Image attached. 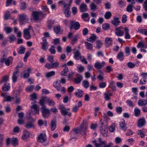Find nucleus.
I'll list each match as a JSON object with an SVG mask.
<instances>
[{
	"label": "nucleus",
	"instance_id": "nucleus-6",
	"mask_svg": "<svg viewBox=\"0 0 147 147\" xmlns=\"http://www.w3.org/2000/svg\"><path fill=\"white\" fill-rule=\"evenodd\" d=\"M146 123V120L145 118L143 117L140 119L138 121L137 126L139 127L144 126Z\"/></svg>",
	"mask_w": 147,
	"mask_h": 147
},
{
	"label": "nucleus",
	"instance_id": "nucleus-48",
	"mask_svg": "<svg viewBox=\"0 0 147 147\" xmlns=\"http://www.w3.org/2000/svg\"><path fill=\"white\" fill-rule=\"evenodd\" d=\"M26 7V4L25 2H22L20 3V8L21 10L24 9Z\"/></svg>",
	"mask_w": 147,
	"mask_h": 147
},
{
	"label": "nucleus",
	"instance_id": "nucleus-18",
	"mask_svg": "<svg viewBox=\"0 0 147 147\" xmlns=\"http://www.w3.org/2000/svg\"><path fill=\"white\" fill-rule=\"evenodd\" d=\"M19 16V20L20 22H23L27 18V16L24 13L20 14Z\"/></svg>",
	"mask_w": 147,
	"mask_h": 147
},
{
	"label": "nucleus",
	"instance_id": "nucleus-59",
	"mask_svg": "<svg viewBox=\"0 0 147 147\" xmlns=\"http://www.w3.org/2000/svg\"><path fill=\"white\" fill-rule=\"evenodd\" d=\"M4 30L7 34L11 33L12 31V29L10 27H7L5 28Z\"/></svg>",
	"mask_w": 147,
	"mask_h": 147
},
{
	"label": "nucleus",
	"instance_id": "nucleus-32",
	"mask_svg": "<svg viewBox=\"0 0 147 147\" xmlns=\"http://www.w3.org/2000/svg\"><path fill=\"white\" fill-rule=\"evenodd\" d=\"M24 37L26 40H29L31 38V35L30 32H23Z\"/></svg>",
	"mask_w": 147,
	"mask_h": 147
},
{
	"label": "nucleus",
	"instance_id": "nucleus-24",
	"mask_svg": "<svg viewBox=\"0 0 147 147\" xmlns=\"http://www.w3.org/2000/svg\"><path fill=\"white\" fill-rule=\"evenodd\" d=\"M53 29L54 32L57 34H61L62 33V32H61L60 31L61 28L59 26L56 27L54 26Z\"/></svg>",
	"mask_w": 147,
	"mask_h": 147
},
{
	"label": "nucleus",
	"instance_id": "nucleus-45",
	"mask_svg": "<svg viewBox=\"0 0 147 147\" xmlns=\"http://www.w3.org/2000/svg\"><path fill=\"white\" fill-rule=\"evenodd\" d=\"M133 7V5L131 4H129L127 7L126 11L129 12H131L133 10L132 7Z\"/></svg>",
	"mask_w": 147,
	"mask_h": 147
},
{
	"label": "nucleus",
	"instance_id": "nucleus-58",
	"mask_svg": "<svg viewBox=\"0 0 147 147\" xmlns=\"http://www.w3.org/2000/svg\"><path fill=\"white\" fill-rule=\"evenodd\" d=\"M145 101V100H139L138 102V105L140 106H145L146 105V104H145V103H144V102Z\"/></svg>",
	"mask_w": 147,
	"mask_h": 147
},
{
	"label": "nucleus",
	"instance_id": "nucleus-39",
	"mask_svg": "<svg viewBox=\"0 0 147 147\" xmlns=\"http://www.w3.org/2000/svg\"><path fill=\"white\" fill-rule=\"evenodd\" d=\"M70 134L71 135L70 140L75 141L77 138V135L76 134H74L72 132H70Z\"/></svg>",
	"mask_w": 147,
	"mask_h": 147
},
{
	"label": "nucleus",
	"instance_id": "nucleus-33",
	"mask_svg": "<svg viewBox=\"0 0 147 147\" xmlns=\"http://www.w3.org/2000/svg\"><path fill=\"white\" fill-rule=\"evenodd\" d=\"M68 71V67H64L63 71L61 72V76H67V73Z\"/></svg>",
	"mask_w": 147,
	"mask_h": 147
},
{
	"label": "nucleus",
	"instance_id": "nucleus-57",
	"mask_svg": "<svg viewBox=\"0 0 147 147\" xmlns=\"http://www.w3.org/2000/svg\"><path fill=\"white\" fill-rule=\"evenodd\" d=\"M127 65L128 67L130 68H134L136 65L135 64L130 62H129L127 63Z\"/></svg>",
	"mask_w": 147,
	"mask_h": 147
},
{
	"label": "nucleus",
	"instance_id": "nucleus-37",
	"mask_svg": "<svg viewBox=\"0 0 147 147\" xmlns=\"http://www.w3.org/2000/svg\"><path fill=\"white\" fill-rule=\"evenodd\" d=\"M9 79V77L8 76L6 75L3 77L2 80L0 82V84H1L4 82H7Z\"/></svg>",
	"mask_w": 147,
	"mask_h": 147
},
{
	"label": "nucleus",
	"instance_id": "nucleus-31",
	"mask_svg": "<svg viewBox=\"0 0 147 147\" xmlns=\"http://www.w3.org/2000/svg\"><path fill=\"white\" fill-rule=\"evenodd\" d=\"M124 29L125 32V38L126 39H130V36L129 33V29L127 28H125Z\"/></svg>",
	"mask_w": 147,
	"mask_h": 147
},
{
	"label": "nucleus",
	"instance_id": "nucleus-2",
	"mask_svg": "<svg viewBox=\"0 0 147 147\" xmlns=\"http://www.w3.org/2000/svg\"><path fill=\"white\" fill-rule=\"evenodd\" d=\"M70 6L64 3L63 11L65 16L66 17H69L71 15V13L70 12Z\"/></svg>",
	"mask_w": 147,
	"mask_h": 147
},
{
	"label": "nucleus",
	"instance_id": "nucleus-15",
	"mask_svg": "<svg viewBox=\"0 0 147 147\" xmlns=\"http://www.w3.org/2000/svg\"><path fill=\"white\" fill-rule=\"evenodd\" d=\"M79 76V77H78L76 78H74V82L75 84H78L80 83L82 80L83 77L81 75L79 74L76 75L77 76Z\"/></svg>",
	"mask_w": 147,
	"mask_h": 147
},
{
	"label": "nucleus",
	"instance_id": "nucleus-3",
	"mask_svg": "<svg viewBox=\"0 0 147 147\" xmlns=\"http://www.w3.org/2000/svg\"><path fill=\"white\" fill-rule=\"evenodd\" d=\"M41 109L42 117L45 118H48L50 114L49 109L47 108L46 109L45 107H42Z\"/></svg>",
	"mask_w": 147,
	"mask_h": 147
},
{
	"label": "nucleus",
	"instance_id": "nucleus-23",
	"mask_svg": "<svg viewBox=\"0 0 147 147\" xmlns=\"http://www.w3.org/2000/svg\"><path fill=\"white\" fill-rule=\"evenodd\" d=\"M85 44L87 49L90 50H92L93 46L92 44L86 41L85 42Z\"/></svg>",
	"mask_w": 147,
	"mask_h": 147
},
{
	"label": "nucleus",
	"instance_id": "nucleus-60",
	"mask_svg": "<svg viewBox=\"0 0 147 147\" xmlns=\"http://www.w3.org/2000/svg\"><path fill=\"white\" fill-rule=\"evenodd\" d=\"M94 66L97 69H100L102 67V66L101 65V63L98 62L95 63Z\"/></svg>",
	"mask_w": 147,
	"mask_h": 147
},
{
	"label": "nucleus",
	"instance_id": "nucleus-47",
	"mask_svg": "<svg viewBox=\"0 0 147 147\" xmlns=\"http://www.w3.org/2000/svg\"><path fill=\"white\" fill-rule=\"evenodd\" d=\"M46 97H44L42 98V99H41L39 101V104L42 106H43L44 105L45 102L44 101H46Z\"/></svg>",
	"mask_w": 147,
	"mask_h": 147
},
{
	"label": "nucleus",
	"instance_id": "nucleus-8",
	"mask_svg": "<svg viewBox=\"0 0 147 147\" xmlns=\"http://www.w3.org/2000/svg\"><path fill=\"white\" fill-rule=\"evenodd\" d=\"M57 125V119L56 117H55L52 120L51 122V129L52 131L54 130L56 127Z\"/></svg>",
	"mask_w": 147,
	"mask_h": 147
},
{
	"label": "nucleus",
	"instance_id": "nucleus-53",
	"mask_svg": "<svg viewBox=\"0 0 147 147\" xmlns=\"http://www.w3.org/2000/svg\"><path fill=\"white\" fill-rule=\"evenodd\" d=\"M111 15V13L110 11H108L105 13V17L106 19L108 20L110 18Z\"/></svg>",
	"mask_w": 147,
	"mask_h": 147
},
{
	"label": "nucleus",
	"instance_id": "nucleus-46",
	"mask_svg": "<svg viewBox=\"0 0 147 147\" xmlns=\"http://www.w3.org/2000/svg\"><path fill=\"white\" fill-rule=\"evenodd\" d=\"M55 48V46L52 45L49 49V51L51 54H54L55 53L56 51Z\"/></svg>",
	"mask_w": 147,
	"mask_h": 147
},
{
	"label": "nucleus",
	"instance_id": "nucleus-21",
	"mask_svg": "<svg viewBox=\"0 0 147 147\" xmlns=\"http://www.w3.org/2000/svg\"><path fill=\"white\" fill-rule=\"evenodd\" d=\"M115 34L118 36H123L124 35V32L121 30L116 29Z\"/></svg>",
	"mask_w": 147,
	"mask_h": 147
},
{
	"label": "nucleus",
	"instance_id": "nucleus-20",
	"mask_svg": "<svg viewBox=\"0 0 147 147\" xmlns=\"http://www.w3.org/2000/svg\"><path fill=\"white\" fill-rule=\"evenodd\" d=\"M9 86L10 84L9 83H5L2 87L3 91L4 92H6L9 90L10 87Z\"/></svg>",
	"mask_w": 147,
	"mask_h": 147
},
{
	"label": "nucleus",
	"instance_id": "nucleus-43",
	"mask_svg": "<svg viewBox=\"0 0 147 147\" xmlns=\"http://www.w3.org/2000/svg\"><path fill=\"white\" fill-rule=\"evenodd\" d=\"M10 16V13L9 11H7L4 15V20H5L9 19Z\"/></svg>",
	"mask_w": 147,
	"mask_h": 147
},
{
	"label": "nucleus",
	"instance_id": "nucleus-28",
	"mask_svg": "<svg viewBox=\"0 0 147 147\" xmlns=\"http://www.w3.org/2000/svg\"><path fill=\"white\" fill-rule=\"evenodd\" d=\"M7 38L9 39L8 41L10 43L13 42L16 39V37L13 34H11L10 36H8Z\"/></svg>",
	"mask_w": 147,
	"mask_h": 147
},
{
	"label": "nucleus",
	"instance_id": "nucleus-22",
	"mask_svg": "<svg viewBox=\"0 0 147 147\" xmlns=\"http://www.w3.org/2000/svg\"><path fill=\"white\" fill-rule=\"evenodd\" d=\"M76 96L78 97L81 98L82 97L83 94V92L81 90L78 89V92H76L75 93Z\"/></svg>",
	"mask_w": 147,
	"mask_h": 147
},
{
	"label": "nucleus",
	"instance_id": "nucleus-4",
	"mask_svg": "<svg viewBox=\"0 0 147 147\" xmlns=\"http://www.w3.org/2000/svg\"><path fill=\"white\" fill-rule=\"evenodd\" d=\"M47 140L45 134H40L37 138V140L40 143L44 142Z\"/></svg>",
	"mask_w": 147,
	"mask_h": 147
},
{
	"label": "nucleus",
	"instance_id": "nucleus-50",
	"mask_svg": "<svg viewBox=\"0 0 147 147\" xmlns=\"http://www.w3.org/2000/svg\"><path fill=\"white\" fill-rule=\"evenodd\" d=\"M147 78L142 76V78L140 80V85L144 84L146 83V80Z\"/></svg>",
	"mask_w": 147,
	"mask_h": 147
},
{
	"label": "nucleus",
	"instance_id": "nucleus-26",
	"mask_svg": "<svg viewBox=\"0 0 147 147\" xmlns=\"http://www.w3.org/2000/svg\"><path fill=\"white\" fill-rule=\"evenodd\" d=\"M54 24V21L53 20H50L47 22V26L49 29H51Z\"/></svg>",
	"mask_w": 147,
	"mask_h": 147
},
{
	"label": "nucleus",
	"instance_id": "nucleus-44",
	"mask_svg": "<svg viewBox=\"0 0 147 147\" xmlns=\"http://www.w3.org/2000/svg\"><path fill=\"white\" fill-rule=\"evenodd\" d=\"M102 29L105 30H107L109 29V25L108 23H105L102 25Z\"/></svg>",
	"mask_w": 147,
	"mask_h": 147
},
{
	"label": "nucleus",
	"instance_id": "nucleus-11",
	"mask_svg": "<svg viewBox=\"0 0 147 147\" xmlns=\"http://www.w3.org/2000/svg\"><path fill=\"white\" fill-rule=\"evenodd\" d=\"M119 20V18L114 17L113 20L111 21V22L114 26L117 27L119 25L121 22Z\"/></svg>",
	"mask_w": 147,
	"mask_h": 147
},
{
	"label": "nucleus",
	"instance_id": "nucleus-52",
	"mask_svg": "<svg viewBox=\"0 0 147 147\" xmlns=\"http://www.w3.org/2000/svg\"><path fill=\"white\" fill-rule=\"evenodd\" d=\"M132 80L135 83H137L138 82L139 78L137 75H136L135 74H134V76L132 78Z\"/></svg>",
	"mask_w": 147,
	"mask_h": 147
},
{
	"label": "nucleus",
	"instance_id": "nucleus-9",
	"mask_svg": "<svg viewBox=\"0 0 147 147\" xmlns=\"http://www.w3.org/2000/svg\"><path fill=\"white\" fill-rule=\"evenodd\" d=\"M42 12H38V11H34L32 13V16L34 20L36 21L38 20L39 18V14H42Z\"/></svg>",
	"mask_w": 147,
	"mask_h": 147
},
{
	"label": "nucleus",
	"instance_id": "nucleus-5",
	"mask_svg": "<svg viewBox=\"0 0 147 147\" xmlns=\"http://www.w3.org/2000/svg\"><path fill=\"white\" fill-rule=\"evenodd\" d=\"M19 76V71L18 70L14 71L12 74V80L13 82H16L17 78Z\"/></svg>",
	"mask_w": 147,
	"mask_h": 147
},
{
	"label": "nucleus",
	"instance_id": "nucleus-1",
	"mask_svg": "<svg viewBox=\"0 0 147 147\" xmlns=\"http://www.w3.org/2000/svg\"><path fill=\"white\" fill-rule=\"evenodd\" d=\"M70 26V29L71 30L74 28L75 30H79L80 27L79 22H76L75 20H71L69 21Z\"/></svg>",
	"mask_w": 147,
	"mask_h": 147
},
{
	"label": "nucleus",
	"instance_id": "nucleus-30",
	"mask_svg": "<svg viewBox=\"0 0 147 147\" xmlns=\"http://www.w3.org/2000/svg\"><path fill=\"white\" fill-rule=\"evenodd\" d=\"M105 42L106 43V45L107 46H108L110 45L112 43V40L111 38L107 37L105 38Z\"/></svg>",
	"mask_w": 147,
	"mask_h": 147
},
{
	"label": "nucleus",
	"instance_id": "nucleus-29",
	"mask_svg": "<svg viewBox=\"0 0 147 147\" xmlns=\"http://www.w3.org/2000/svg\"><path fill=\"white\" fill-rule=\"evenodd\" d=\"M96 36L94 34H92L91 36H90L87 39V41L90 42L92 43L95 40L96 38Z\"/></svg>",
	"mask_w": 147,
	"mask_h": 147
},
{
	"label": "nucleus",
	"instance_id": "nucleus-12",
	"mask_svg": "<svg viewBox=\"0 0 147 147\" xmlns=\"http://www.w3.org/2000/svg\"><path fill=\"white\" fill-rule=\"evenodd\" d=\"M61 114L63 116H66L68 112L66 111L65 108L63 105H60L59 107Z\"/></svg>",
	"mask_w": 147,
	"mask_h": 147
},
{
	"label": "nucleus",
	"instance_id": "nucleus-41",
	"mask_svg": "<svg viewBox=\"0 0 147 147\" xmlns=\"http://www.w3.org/2000/svg\"><path fill=\"white\" fill-rule=\"evenodd\" d=\"M134 114L135 116L139 117L140 115V110L138 108H136L134 110Z\"/></svg>",
	"mask_w": 147,
	"mask_h": 147
},
{
	"label": "nucleus",
	"instance_id": "nucleus-34",
	"mask_svg": "<svg viewBox=\"0 0 147 147\" xmlns=\"http://www.w3.org/2000/svg\"><path fill=\"white\" fill-rule=\"evenodd\" d=\"M118 59L120 61H122L124 59V55L123 53L122 52H119L117 56Z\"/></svg>",
	"mask_w": 147,
	"mask_h": 147
},
{
	"label": "nucleus",
	"instance_id": "nucleus-36",
	"mask_svg": "<svg viewBox=\"0 0 147 147\" xmlns=\"http://www.w3.org/2000/svg\"><path fill=\"white\" fill-rule=\"evenodd\" d=\"M88 127L87 125L85 124H83L80 127V129L81 131L84 132V135H86V131Z\"/></svg>",
	"mask_w": 147,
	"mask_h": 147
},
{
	"label": "nucleus",
	"instance_id": "nucleus-64",
	"mask_svg": "<svg viewBox=\"0 0 147 147\" xmlns=\"http://www.w3.org/2000/svg\"><path fill=\"white\" fill-rule=\"evenodd\" d=\"M90 9L92 10H95L97 9V7L94 3H92L90 5Z\"/></svg>",
	"mask_w": 147,
	"mask_h": 147
},
{
	"label": "nucleus",
	"instance_id": "nucleus-62",
	"mask_svg": "<svg viewBox=\"0 0 147 147\" xmlns=\"http://www.w3.org/2000/svg\"><path fill=\"white\" fill-rule=\"evenodd\" d=\"M34 88V86L32 85L30 86H28L26 89V90L27 92H30L32 91Z\"/></svg>",
	"mask_w": 147,
	"mask_h": 147
},
{
	"label": "nucleus",
	"instance_id": "nucleus-13",
	"mask_svg": "<svg viewBox=\"0 0 147 147\" xmlns=\"http://www.w3.org/2000/svg\"><path fill=\"white\" fill-rule=\"evenodd\" d=\"M32 120L30 122H28L25 126V127L27 129H29L32 128H34V121L33 120V119L32 118Z\"/></svg>",
	"mask_w": 147,
	"mask_h": 147
},
{
	"label": "nucleus",
	"instance_id": "nucleus-35",
	"mask_svg": "<svg viewBox=\"0 0 147 147\" xmlns=\"http://www.w3.org/2000/svg\"><path fill=\"white\" fill-rule=\"evenodd\" d=\"M46 101L48 103L49 105L50 106H54L55 104V102L53 100H50L49 98L47 97Z\"/></svg>",
	"mask_w": 147,
	"mask_h": 147
},
{
	"label": "nucleus",
	"instance_id": "nucleus-61",
	"mask_svg": "<svg viewBox=\"0 0 147 147\" xmlns=\"http://www.w3.org/2000/svg\"><path fill=\"white\" fill-rule=\"evenodd\" d=\"M40 44L42 45V49L44 50H47L48 47V44L42 43H40Z\"/></svg>",
	"mask_w": 147,
	"mask_h": 147
},
{
	"label": "nucleus",
	"instance_id": "nucleus-16",
	"mask_svg": "<svg viewBox=\"0 0 147 147\" xmlns=\"http://www.w3.org/2000/svg\"><path fill=\"white\" fill-rule=\"evenodd\" d=\"M98 140L99 143L96 144V147H99L100 146L102 147L104 145H105V144L106 142L105 141L102 140V139L100 138H99Z\"/></svg>",
	"mask_w": 147,
	"mask_h": 147
},
{
	"label": "nucleus",
	"instance_id": "nucleus-38",
	"mask_svg": "<svg viewBox=\"0 0 147 147\" xmlns=\"http://www.w3.org/2000/svg\"><path fill=\"white\" fill-rule=\"evenodd\" d=\"M25 48L22 46L20 47L19 49L17 50L18 53L19 54H22L24 53L25 51Z\"/></svg>",
	"mask_w": 147,
	"mask_h": 147
},
{
	"label": "nucleus",
	"instance_id": "nucleus-25",
	"mask_svg": "<svg viewBox=\"0 0 147 147\" xmlns=\"http://www.w3.org/2000/svg\"><path fill=\"white\" fill-rule=\"evenodd\" d=\"M107 129L106 128L100 129V131L103 136L106 137L107 136Z\"/></svg>",
	"mask_w": 147,
	"mask_h": 147
},
{
	"label": "nucleus",
	"instance_id": "nucleus-49",
	"mask_svg": "<svg viewBox=\"0 0 147 147\" xmlns=\"http://www.w3.org/2000/svg\"><path fill=\"white\" fill-rule=\"evenodd\" d=\"M137 134L139 135L140 136V137L142 138H144L145 136V134L141 130H138L137 132Z\"/></svg>",
	"mask_w": 147,
	"mask_h": 147
},
{
	"label": "nucleus",
	"instance_id": "nucleus-55",
	"mask_svg": "<svg viewBox=\"0 0 147 147\" xmlns=\"http://www.w3.org/2000/svg\"><path fill=\"white\" fill-rule=\"evenodd\" d=\"M51 63L53 68H56L59 66V63L57 61H56L54 62H53Z\"/></svg>",
	"mask_w": 147,
	"mask_h": 147
},
{
	"label": "nucleus",
	"instance_id": "nucleus-17",
	"mask_svg": "<svg viewBox=\"0 0 147 147\" xmlns=\"http://www.w3.org/2000/svg\"><path fill=\"white\" fill-rule=\"evenodd\" d=\"M31 70L30 68H28L27 70L24 71L23 78H24L26 79L28 78L30 75V73Z\"/></svg>",
	"mask_w": 147,
	"mask_h": 147
},
{
	"label": "nucleus",
	"instance_id": "nucleus-42",
	"mask_svg": "<svg viewBox=\"0 0 147 147\" xmlns=\"http://www.w3.org/2000/svg\"><path fill=\"white\" fill-rule=\"evenodd\" d=\"M138 32L142 34H144L145 35H147V30L146 29H139L138 31Z\"/></svg>",
	"mask_w": 147,
	"mask_h": 147
},
{
	"label": "nucleus",
	"instance_id": "nucleus-63",
	"mask_svg": "<svg viewBox=\"0 0 147 147\" xmlns=\"http://www.w3.org/2000/svg\"><path fill=\"white\" fill-rule=\"evenodd\" d=\"M50 111L51 112L53 113L54 114H56L58 112L57 109L55 107H54V108H51Z\"/></svg>",
	"mask_w": 147,
	"mask_h": 147
},
{
	"label": "nucleus",
	"instance_id": "nucleus-54",
	"mask_svg": "<svg viewBox=\"0 0 147 147\" xmlns=\"http://www.w3.org/2000/svg\"><path fill=\"white\" fill-rule=\"evenodd\" d=\"M97 45L96 46V48L97 49H99L102 45L101 41L100 40H98L96 41Z\"/></svg>",
	"mask_w": 147,
	"mask_h": 147
},
{
	"label": "nucleus",
	"instance_id": "nucleus-14",
	"mask_svg": "<svg viewBox=\"0 0 147 147\" xmlns=\"http://www.w3.org/2000/svg\"><path fill=\"white\" fill-rule=\"evenodd\" d=\"M120 128L122 130L125 131L127 129V127H126V125L125 123V121L124 120L121 121L119 124Z\"/></svg>",
	"mask_w": 147,
	"mask_h": 147
},
{
	"label": "nucleus",
	"instance_id": "nucleus-27",
	"mask_svg": "<svg viewBox=\"0 0 147 147\" xmlns=\"http://www.w3.org/2000/svg\"><path fill=\"white\" fill-rule=\"evenodd\" d=\"M55 74V72L54 71H52L47 73L45 75V77L47 79H49L51 77L54 76Z\"/></svg>",
	"mask_w": 147,
	"mask_h": 147
},
{
	"label": "nucleus",
	"instance_id": "nucleus-40",
	"mask_svg": "<svg viewBox=\"0 0 147 147\" xmlns=\"http://www.w3.org/2000/svg\"><path fill=\"white\" fill-rule=\"evenodd\" d=\"M82 84L84 87L86 89L88 88L89 86V82L86 80H84L83 81Z\"/></svg>",
	"mask_w": 147,
	"mask_h": 147
},
{
	"label": "nucleus",
	"instance_id": "nucleus-56",
	"mask_svg": "<svg viewBox=\"0 0 147 147\" xmlns=\"http://www.w3.org/2000/svg\"><path fill=\"white\" fill-rule=\"evenodd\" d=\"M47 60L49 62L52 63L54 61V57L53 56H49L47 57Z\"/></svg>",
	"mask_w": 147,
	"mask_h": 147
},
{
	"label": "nucleus",
	"instance_id": "nucleus-10",
	"mask_svg": "<svg viewBox=\"0 0 147 147\" xmlns=\"http://www.w3.org/2000/svg\"><path fill=\"white\" fill-rule=\"evenodd\" d=\"M79 9L81 12H84L88 10L87 5L84 3H82L80 5Z\"/></svg>",
	"mask_w": 147,
	"mask_h": 147
},
{
	"label": "nucleus",
	"instance_id": "nucleus-51",
	"mask_svg": "<svg viewBox=\"0 0 147 147\" xmlns=\"http://www.w3.org/2000/svg\"><path fill=\"white\" fill-rule=\"evenodd\" d=\"M78 34H76L74 36V38L72 39L71 43V44L74 45L76 43V42L78 40Z\"/></svg>",
	"mask_w": 147,
	"mask_h": 147
},
{
	"label": "nucleus",
	"instance_id": "nucleus-7",
	"mask_svg": "<svg viewBox=\"0 0 147 147\" xmlns=\"http://www.w3.org/2000/svg\"><path fill=\"white\" fill-rule=\"evenodd\" d=\"M30 133L26 130H25L23 131V134L22 137V138L24 140L27 139L28 138L30 137Z\"/></svg>",
	"mask_w": 147,
	"mask_h": 147
},
{
	"label": "nucleus",
	"instance_id": "nucleus-19",
	"mask_svg": "<svg viewBox=\"0 0 147 147\" xmlns=\"http://www.w3.org/2000/svg\"><path fill=\"white\" fill-rule=\"evenodd\" d=\"M11 144L13 146H16L18 145V140L16 138H13L11 140Z\"/></svg>",
	"mask_w": 147,
	"mask_h": 147
}]
</instances>
